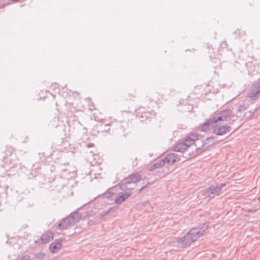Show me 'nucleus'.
I'll return each mask as SVG.
<instances>
[{
  "mask_svg": "<svg viewBox=\"0 0 260 260\" xmlns=\"http://www.w3.org/2000/svg\"><path fill=\"white\" fill-rule=\"evenodd\" d=\"M208 226L206 224L194 227L183 237L173 240L171 244L178 249L186 248L203 236Z\"/></svg>",
  "mask_w": 260,
  "mask_h": 260,
  "instance_id": "f257e3e1",
  "label": "nucleus"
},
{
  "mask_svg": "<svg viewBox=\"0 0 260 260\" xmlns=\"http://www.w3.org/2000/svg\"><path fill=\"white\" fill-rule=\"evenodd\" d=\"M233 117L232 111L230 109L222 110L211 117L207 121L202 123L200 128L202 132H206L209 128L210 123H217L219 121H230Z\"/></svg>",
  "mask_w": 260,
  "mask_h": 260,
  "instance_id": "f03ea898",
  "label": "nucleus"
},
{
  "mask_svg": "<svg viewBox=\"0 0 260 260\" xmlns=\"http://www.w3.org/2000/svg\"><path fill=\"white\" fill-rule=\"evenodd\" d=\"M4 167L6 171L12 174L17 172L22 167V163L15 154L10 157H4Z\"/></svg>",
  "mask_w": 260,
  "mask_h": 260,
  "instance_id": "7ed1b4c3",
  "label": "nucleus"
},
{
  "mask_svg": "<svg viewBox=\"0 0 260 260\" xmlns=\"http://www.w3.org/2000/svg\"><path fill=\"white\" fill-rule=\"evenodd\" d=\"M82 215L77 211L71 213L68 217L64 218L59 223L58 226L60 229H67L79 222Z\"/></svg>",
  "mask_w": 260,
  "mask_h": 260,
  "instance_id": "20e7f679",
  "label": "nucleus"
},
{
  "mask_svg": "<svg viewBox=\"0 0 260 260\" xmlns=\"http://www.w3.org/2000/svg\"><path fill=\"white\" fill-rule=\"evenodd\" d=\"M225 183H220L216 186H211L203 190L201 193L205 198H208V200L213 198L216 196H218L222 189L225 186Z\"/></svg>",
  "mask_w": 260,
  "mask_h": 260,
  "instance_id": "39448f33",
  "label": "nucleus"
},
{
  "mask_svg": "<svg viewBox=\"0 0 260 260\" xmlns=\"http://www.w3.org/2000/svg\"><path fill=\"white\" fill-rule=\"evenodd\" d=\"M141 179V176L138 173H134L129 175L126 177L120 185L121 189H125L126 184H133L135 185L136 183L138 182Z\"/></svg>",
  "mask_w": 260,
  "mask_h": 260,
  "instance_id": "423d86ee",
  "label": "nucleus"
},
{
  "mask_svg": "<svg viewBox=\"0 0 260 260\" xmlns=\"http://www.w3.org/2000/svg\"><path fill=\"white\" fill-rule=\"evenodd\" d=\"M213 126V133L217 135H223L232 133V128L229 125H220L216 123Z\"/></svg>",
  "mask_w": 260,
  "mask_h": 260,
  "instance_id": "0eeeda50",
  "label": "nucleus"
},
{
  "mask_svg": "<svg viewBox=\"0 0 260 260\" xmlns=\"http://www.w3.org/2000/svg\"><path fill=\"white\" fill-rule=\"evenodd\" d=\"M259 95H260V82L253 84L247 94V96L252 100H255Z\"/></svg>",
  "mask_w": 260,
  "mask_h": 260,
  "instance_id": "6e6552de",
  "label": "nucleus"
},
{
  "mask_svg": "<svg viewBox=\"0 0 260 260\" xmlns=\"http://www.w3.org/2000/svg\"><path fill=\"white\" fill-rule=\"evenodd\" d=\"M189 146H190V144L186 143L184 139V141L179 142L175 144L173 146V150L176 152H183Z\"/></svg>",
  "mask_w": 260,
  "mask_h": 260,
  "instance_id": "1a4fd4ad",
  "label": "nucleus"
},
{
  "mask_svg": "<svg viewBox=\"0 0 260 260\" xmlns=\"http://www.w3.org/2000/svg\"><path fill=\"white\" fill-rule=\"evenodd\" d=\"M132 192L130 191H125L118 193V197L115 199V202L116 204H120L128 199L131 195Z\"/></svg>",
  "mask_w": 260,
  "mask_h": 260,
  "instance_id": "9d476101",
  "label": "nucleus"
},
{
  "mask_svg": "<svg viewBox=\"0 0 260 260\" xmlns=\"http://www.w3.org/2000/svg\"><path fill=\"white\" fill-rule=\"evenodd\" d=\"M165 164H172L179 160L178 156L174 153L167 154L164 159Z\"/></svg>",
  "mask_w": 260,
  "mask_h": 260,
  "instance_id": "9b49d317",
  "label": "nucleus"
},
{
  "mask_svg": "<svg viewBox=\"0 0 260 260\" xmlns=\"http://www.w3.org/2000/svg\"><path fill=\"white\" fill-rule=\"evenodd\" d=\"M62 240L61 239H57L54 242L52 243L49 246L50 250L51 252L54 253L57 250L61 249L62 247Z\"/></svg>",
  "mask_w": 260,
  "mask_h": 260,
  "instance_id": "f8f14e48",
  "label": "nucleus"
},
{
  "mask_svg": "<svg viewBox=\"0 0 260 260\" xmlns=\"http://www.w3.org/2000/svg\"><path fill=\"white\" fill-rule=\"evenodd\" d=\"M53 233L51 232L45 233L41 237L42 242L44 243H48L53 238Z\"/></svg>",
  "mask_w": 260,
  "mask_h": 260,
  "instance_id": "ddd939ff",
  "label": "nucleus"
},
{
  "mask_svg": "<svg viewBox=\"0 0 260 260\" xmlns=\"http://www.w3.org/2000/svg\"><path fill=\"white\" fill-rule=\"evenodd\" d=\"M199 136L198 134L196 133H193L190 134L189 136H187V138L185 139V142L188 144H190V146L193 144L194 143V141L198 139Z\"/></svg>",
  "mask_w": 260,
  "mask_h": 260,
  "instance_id": "4468645a",
  "label": "nucleus"
},
{
  "mask_svg": "<svg viewBox=\"0 0 260 260\" xmlns=\"http://www.w3.org/2000/svg\"><path fill=\"white\" fill-rule=\"evenodd\" d=\"M63 171L64 172L62 175L67 179L73 178L76 176V174L75 169L70 171L69 169H66Z\"/></svg>",
  "mask_w": 260,
  "mask_h": 260,
  "instance_id": "2eb2a0df",
  "label": "nucleus"
},
{
  "mask_svg": "<svg viewBox=\"0 0 260 260\" xmlns=\"http://www.w3.org/2000/svg\"><path fill=\"white\" fill-rule=\"evenodd\" d=\"M165 164V162L162 160H160L157 162H156L155 164H154L151 167V170H153L155 169H158L162 167Z\"/></svg>",
  "mask_w": 260,
  "mask_h": 260,
  "instance_id": "dca6fc26",
  "label": "nucleus"
},
{
  "mask_svg": "<svg viewBox=\"0 0 260 260\" xmlns=\"http://www.w3.org/2000/svg\"><path fill=\"white\" fill-rule=\"evenodd\" d=\"M14 151V149L13 147H8L5 152L6 156L5 157H10L12 155H14V154H13Z\"/></svg>",
  "mask_w": 260,
  "mask_h": 260,
  "instance_id": "f3484780",
  "label": "nucleus"
},
{
  "mask_svg": "<svg viewBox=\"0 0 260 260\" xmlns=\"http://www.w3.org/2000/svg\"><path fill=\"white\" fill-rule=\"evenodd\" d=\"M104 125L105 127H109V126H115V125L118 126L120 127L121 126V124L120 123H118L117 122H111V123H107L106 122V121H104L103 122L101 126Z\"/></svg>",
  "mask_w": 260,
  "mask_h": 260,
  "instance_id": "a211bd4d",
  "label": "nucleus"
},
{
  "mask_svg": "<svg viewBox=\"0 0 260 260\" xmlns=\"http://www.w3.org/2000/svg\"><path fill=\"white\" fill-rule=\"evenodd\" d=\"M125 186L126 187H125V189L123 190L132 192V190L135 188V185H133V184H126V185Z\"/></svg>",
  "mask_w": 260,
  "mask_h": 260,
  "instance_id": "6ab92c4d",
  "label": "nucleus"
},
{
  "mask_svg": "<svg viewBox=\"0 0 260 260\" xmlns=\"http://www.w3.org/2000/svg\"><path fill=\"white\" fill-rule=\"evenodd\" d=\"M63 147H60L58 148L59 151H65L67 149V146L68 145L67 143L62 142Z\"/></svg>",
  "mask_w": 260,
  "mask_h": 260,
  "instance_id": "aec40b11",
  "label": "nucleus"
},
{
  "mask_svg": "<svg viewBox=\"0 0 260 260\" xmlns=\"http://www.w3.org/2000/svg\"><path fill=\"white\" fill-rule=\"evenodd\" d=\"M141 117L143 118V117H145L146 118H147L148 117H150V114L148 113V112H144L143 114H142V115L141 116Z\"/></svg>",
  "mask_w": 260,
  "mask_h": 260,
  "instance_id": "412c9836",
  "label": "nucleus"
},
{
  "mask_svg": "<svg viewBox=\"0 0 260 260\" xmlns=\"http://www.w3.org/2000/svg\"><path fill=\"white\" fill-rule=\"evenodd\" d=\"M96 156L95 155H93L92 154V152L91 151H90L89 152V153L88 154V155H87V157H88V159H89V160L90 159V157H93V159H95V157H96Z\"/></svg>",
  "mask_w": 260,
  "mask_h": 260,
  "instance_id": "4be33fe9",
  "label": "nucleus"
},
{
  "mask_svg": "<svg viewBox=\"0 0 260 260\" xmlns=\"http://www.w3.org/2000/svg\"><path fill=\"white\" fill-rule=\"evenodd\" d=\"M20 260H31L29 255H26L22 256Z\"/></svg>",
  "mask_w": 260,
  "mask_h": 260,
  "instance_id": "5701e85b",
  "label": "nucleus"
},
{
  "mask_svg": "<svg viewBox=\"0 0 260 260\" xmlns=\"http://www.w3.org/2000/svg\"><path fill=\"white\" fill-rule=\"evenodd\" d=\"M110 210H108V211H105V212H102L101 213V215L102 216H105L107 215L109 213Z\"/></svg>",
  "mask_w": 260,
  "mask_h": 260,
  "instance_id": "b1692460",
  "label": "nucleus"
},
{
  "mask_svg": "<svg viewBox=\"0 0 260 260\" xmlns=\"http://www.w3.org/2000/svg\"><path fill=\"white\" fill-rule=\"evenodd\" d=\"M94 146V144L93 143H88L85 145V146L87 148H90Z\"/></svg>",
  "mask_w": 260,
  "mask_h": 260,
  "instance_id": "393cba45",
  "label": "nucleus"
},
{
  "mask_svg": "<svg viewBox=\"0 0 260 260\" xmlns=\"http://www.w3.org/2000/svg\"><path fill=\"white\" fill-rule=\"evenodd\" d=\"M197 152H199V150H201V148H197Z\"/></svg>",
  "mask_w": 260,
  "mask_h": 260,
  "instance_id": "a878e982",
  "label": "nucleus"
},
{
  "mask_svg": "<svg viewBox=\"0 0 260 260\" xmlns=\"http://www.w3.org/2000/svg\"><path fill=\"white\" fill-rule=\"evenodd\" d=\"M109 129V127H107V128H105L103 129V131H107Z\"/></svg>",
  "mask_w": 260,
  "mask_h": 260,
  "instance_id": "bb28decb",
  "label": "nucleus"
},
{
  "mask_svg": "<svg viewBox=\"0 0 260 260\" xmlns=\"http://www.w3.org/2000/svg\"><path fill=\"white\" fill-rule=\"evenodd\" d=\"M139 111H138L137 112L138 113V115L139 114L140 111L142 112L141 109H139Z\"/></svg>",
  "mask_w": 260,
  "mask_h": 260,
  "instance_id": "cd10ccee",
  "label": "nucleus"
},
{
  "mask_svg": "<svg viewBox=\"0 0 260 260\" xmlns=\"http://www.w3.org/2000/svg\"><path fill=\"white\" fill-rule=\"evenodd\" d=\"M258 200L260 202V196L258 197Z\"/></svg>",
  "mask_w": 260,
  "mask_h": 260,
  "instance_id": "c85d7f7f",
  "label": "nucleus"
}]
</instances>
